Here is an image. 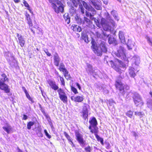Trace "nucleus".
<instances>
[{
	"instance_id": "f257e3e1",
	"label": "nucleus",
	"mask_w": 152,
	"mask_h": 152,
	"mask_svg": "<svg viewBox=\"0 0 152 152\" xmlns=\"http://www.w3.org/2000/svg\"><path fill=\"white\" fill-rule=\"evenodd\" d=\"M93 20H94L97 27L100 28L102 26L104 31H110L113 34L115 33L116 31L114 29L116 27L117 25L109 16L107 17V20L109 21L108 23L104 18L102 19L101 24L99 23V21L97 19L94 18Z\"/></svg>"
},
{
	"instance_id": "f03ea898",
	"label": "nucleus",
	"mask_w": 152,
	"mask_h": 152,
	"mask_svg": "<svg viewBox=\"0 0 152 152\" xmlns=\"http://www.w3.org/2000/svg\"><path fill=\"white\" fill-rule=\"evenodd\" d=\"M91 43L93 51L98 56H101L102 52L105 53L107 51L105 42L104 41H100L96 43L94 39H92Z\"/></svg>"
},
{
	"instance_id": "7ed1b4c3",
	"label": "nucleus",
	"mask_w": 152,
	"mask_h": 152,
	"mask_svg": "<svg viewBox=\"0 0 152 152\" xmlns=\"http://www.w3.org/2000/svg\"><path fill=\"white\" fill-rule=\"evenodd\" d=\"M1 76L0 80V88L4 91L6 93H9L10 92V88L5 83L8 82V79L4 74H3Z\"/></svg>"
},
{
	"instance_id": "20e7f679",
	"label": "nucleus",
	"mask_w": 152,
	"mask_h": 152,
	"mask_svg": "<svg viewBox=\"0 0 152 152\" xmlns=\"http://www.w3.org/2000/svg\"><path fill=\"white\" fill-rule=\"evenodd\" d=\"M77 1L79 4H80L79 5V8L82 14H84L85 12V9L83 7L82 5H83L86 10L92 12L93 14H95V10L92 7L88 5L85 1L81 0H77Z\"/></svg>"
},
{
	"instance_id": "39448f33",
	"label": "nucleus",
	"mask_w": 152,
	"mask_h": 152,
	"mask_svg": "<svg viewBox=\"0 0 152 152\" xmlns=\"http://www.w3.org/2000/svg\"><path fill=\"white\" fill-rule=\"evenodd\" d=\"M133 101L136 106L141 107L144 104V102L140 95L137 93H135L133 96Z\"/></svg>"
},
{
	"instance_id": "423d86ee",
	"label": "nucleus",
	"mask_w": 152,
	"mask_h": 152,
	"mask_svg": "<svg viewBox=\"0 0 152 152\" xmlns=\"http://www.w3.org/2000/svg\"><path fill=\"white\" fill-rule=\"evenodd\" d=\"M90 125L89 127V129L91 130V132H96V130H98V127L96 126L97 123L96 119L94 117L91 120L89 121Z\"/></svg>"
},
{
	"instance_id": "0eeeda50",
	"label": "nucleus",
	"mask_w": 152,
	"mask_h": 152,
	"mask_svg": "<svg viewBox=\"0 0 152 152\" xmlns=\"http://www.w3.org/2000/svg\"><path fill=\"white\" fill-rule=\"evenodd\" d=\"M57 92L58 94L60 100L64 103H66L68 101L67 97L64 90L61 88H59L57 90Z\"/></svg>"
},
{
	"instance_id": "6e6552de",
	"label": "nucleus",
	"mask_w": 152,
	"mask_h": 152,
	"mask_svg": "<svg viewBox=\"0 0 152 152\" xmlns=\"http://www.w3.org/2000/svg\"><path fill=\"white\" fill-rule=\"evenodd\" d=\"M52 5L53 8L56 13H58L60 12H63L64 10L63 5L60 1H59L58 2L57 5L54 3H52Z\"/></svg>"
},
{
	"instance_id": "1a4fd4ad",
	"label": "nucleus",
	"mask_w": 152,
	"mask_h": 152,
	"mask_svg": "<svg viewBox=\"0 0 152 152\" xmlns=\"http://www.w3.org/2000/svg\"><path fill=\"white\" fill-rule=\"evenodd\" d=\"M125 53V50L124 48L121 46H120L118 49L117 53L116 54V55L118 57H120L122 59L125 60L126 56Z\"/></svg>"
},
{
	"instance_id": "9d476101",
	"label": "nucleus",
	"mask_w": 152,
	"mask_h": 152,
	"mask_svg": "<svg viewBox=\"0 0 152 152\" xmlns=\"http://www.w3.org/2000/svg\"><path fill=\"white\" fill-rule=\"evenodd\" d=\"M115 85L116 87L117 88H119L120 91H124V88L126 90L129 89V86H124L121 82V81H116Z\"/></svg>"
},
{
	"instance_id": "9b49d317",
	"label": "nucleus",
	"mask_w": 152,
	"mask_h": 152,
	"mask_svg": "<svg viewBox=\"0 0 152 152\" xmlns=\"http://www.w3.org/2000/svg\"><path fill=\"white\" fill-rule=\"evenodd\" d=\"M77 140L81 145H83L84 144V141L82 137V135L78 132H76L75 133Z\"/></svg>"
},
{
	"instance_id": "f8f14e48",
	"label": "nucleus",
	"mask_w": 152,
	"mask_h": 152,
	"mask_svg": "<svg viewBox=\"0 0 152 152\" xmlns=\"http://www.w3.org/2000/svg\"><path fill=\"white\" fill-rule=\"evenodd\" d=\"M95 8L97 10H100L101 9L100 2L97 0H90Z\"/></svg>"
},
{
	"instance_id": "ddd939ff",
	"label": "nucleus",
	"mask_w": 152,
	"mask_h": 152,
	"mask_svg": "<svg viewBox=\"0 0 152 152\" xmlns=\"http://www.w3.org/2000/svg\"><path fill=\"white\" fill-rule=\"evenodd\" d=\"M81 113L83 118L86 119L87 118L88 115L87 104H85V105L83 107V110Z\"/></svg>"
},
{
	"instance_id": "4468645a",
	"label": "nucleus",
	"mask_w": 152,
	"mask_h": 152,
	"mask_svg": "<svg viewBox=\"0 0 152 152\" xmlns=\"http://www.w3.org/2000/svg\"><path fill=\"white\" fill-rule=\"evenodd\" d=\"M53 60L54 65L56 66H58L59 65L60 59L57 53H56L54 55Z\"/></svg>"
},
{
	"instance_id": "2eb2a0df",
	"label": "nucleus",
	"mask_w": 152,
	"mask_h": 152,
	"mask_svg": "<svg viewBox=\"0 0 152 152\" xmlns=\"http://www.w3.org/2000/svg\"><path fill=\"white\" fill-rule=\"evenodd\" d=\"M48 83L51 88L55 91L58 90L59 88L58 86L56 84V82L54 81L50 80L48 81Z\"/></svg>"
},
{
	"instance_id": "dca6fc26",
	"label": "nucleus",
	"mask_w": 152,
	"mask_h": 152,
	"mask_svg": "<svg viewBox=\"0 0 152 152\" xmlns=\"http://www.w3.org/2000/svg\"><path fill=\"white\" fill-rule=\"evenodd\" d=\"M17 36L18 38L19 43L21 47H23L25 44V40L23 36L17 33Z\"/></svg>"
},
{
	"instance_id": "f3484780",
	"label": "nucleus",
	"mask_w": 152,
	"mask_h": 152,
	"mask_svg": "<svg viewBox=\"0 0 152 152\" xmlns=\"http://www.w3.org/2000/svg\"><path fill=\"white\" fill-rule=\"evenodd\" d=\"M71 100L75 102H81L84 99L83 96H72L71 97Z\"/></svg>"
},
{
	"instance_id": "a211bd4d",
	"label": "nucleus",
	"mask_w": 152,
	"mask_h": 152,
	"mask_svg": "<svg viewBox=\"0 0 152 152\" xmlns=\"http://www.w3.org/2000/svg\"><path fill=\"white\" fill-rule=\"evenodd\" d=\"M3 129L7 133L9 134L11 132L12 130V127L9 125H7V126L3 127Z\"/></svg>"
},
{
	"instance_id": "6ab92c4d",
	"label": "nucleus",
	"mask_w": 152,
	"mask_h": 152,
	"mask_svg": "<svg viewBox=\"0 0 152 152\" xmlns=\"http://www.w3.org/2000/svg\"><path fill=\"white\" fill-rule=\"evenodd\" d=\"M81 38L82 39L84 40L86 42L88 43L89 42V41L88 40V35L85 33L82 32V33Z\"/></svg>"
},
{
	"instance_id": "aec40b11",
	"label": "nucleus",
	"mask_w": 152,
	"mask_h": 152,
	"mask_svg": "<svg viewBox=\"0 0 152 152\" xmlns=\"http://www.w3.org/2000/svg\"><path fill=\"white\" fill-rule=\"evenodd\" d=\"M119 37L121 42L123 43H124L125 42V37L123 32L122 31H119Z\"/></svg>"
},
{
	"instance_id": "412c9836",
	"label": "nucleus",
	"mask_w": 152,
	"mask_h": 152,
	"mask_svg": "<svg viewBox=\"0 0 152 152\" xmlns=\"http://www.w3.org/2000/svg\"><path fill=\"white\" fill-rule=\"evenodd\" d=\"M87 66V68L86 69L87 72L88 73H89L91 75L93 74L94 71L92 69V66L90 64H88Z\"/></svg>"
},
{
	"instance_id": "4be33fe9",
	"label": "nucleus",
	"mask_w": 152,
	"mask_h": 152,
	"mask_svg": "<svg viewBox=\"0 0 152 152\" xmlns=\"http://www.w3.org/2000/svg\"><path fill=\"white\" fill-rule=\"evenodd\" d=\"M26 17L27 20L28 21V23L30 27H32L33 25L29 15L27 13H26Z\"/></svg>"
},
{
	"instance_id": "5701e85b",
	"label": "nucleus",
	"mask_w": 152,
	"mask_h": 152,
	"mask_svg": "<svg viewBox=\"0 0 152 152\" xmlns=\"http://www.w3.org/2000/svg\"><path fill=\"white\" fill-rule=\"evenodd\" d=\"M64 18L66 22L68 24L70 22V18L68 13H65L64 15Z\"/></svg>"
},
{
	"instance_id": "b1692460",
	"label": "nucleus",
	"mask_w": 152,
	"mask_h": 152,
	"mask_svg": "<svg viewBox=\"0 0 152 152\" xmlns=\"http://www.w3.org/2000/svg\"><path fill=\"white\" fill-rule=\"evenodd\" d=\"M134 69L133 68H130L129 69V73L130 77H134L136 75L134 71Z\"/></svg>"
},
{
	"instance_id": "393cba45",
	"label": "nucleus",
	"mask_w": 152,
	"mask_h": 152,
	"mask_svg": "<svg viewBox=\"0 0 152 152\" xmlns=\"http://www.w3.org/2000/svg\"><path fill=\"white\" fill-rule=\"evenodd\" d=\"M98 132V130H96V132H91L92 133H94V135L96 138V139L99 140L102 144H103V140L102 138H101L97 134Z\"/></svg>"
},
{
	"instance_id": "a878e982",
	"label": "nucleus",
	"mask_w": 152,
	"mask_h": 152,
	"mask_svg": "<svg viewBox=\"0 0 152 152\" xmlns=\"http://www.w3.org/2000/svg\"><path fill=\"white\" fill-rule=\"evenodd\" d=\"M132 59L134 60L136 65H138L139 64L140 60L138 56H135L133 57Z\"/></svg>"
},
{
	"instance_id": "bb28decb",
	"label": "nucleus",
	"mask_w": 152,
	"mask_h": 152,
	"mask_svg": "<svg viewBox=\"0 0 152 152\" xmlns=\"http://www.w3.org/2000/svg\"><path fill=\"white\" fill-rule=\"evenodd\" d=\"M110 63L111 64L112 67L115 69V70L118 72H120V69L115 65L114 63L112 61H111Z\"/></svg>"
},
{
	"instance_id": "cd10ccee",
	"label": "nucleus",
	"mask_w": 152,
	"mask_h": 152,
	"mask_svg": "<svg viewBox=\"0 0 152 152\" xmlns=\"http://www.w3.org/2000/svg\"><path fill=\"white\" fill-rule=\"evenodd\" d=\"M59 69L61 71H62L64 72L67 70L65 68L64 65L62 63L60 64Z\"/></svg>"
},
{
	"instance_id": "c85d7f7f",
	"label": "nucleus",
	"mask_w": 152,
	"mask_h": 152,
	"mask_svg": "<svg viewBox=\"0 0 152 152\" xmlns=\"http://www.w3.org/2000/svg\"><path fill=\"white\" fill-rule=\"evenodd\" d=\"M108 42L110 44H114L116 43V41L115 39L113 37H109L108 39Z\"/></svg>"
},
{
	"instance_id": "c756f323",
	"label": "nucleus",
	"mask_w": 152,
	"mask_h": 152,
	"mask_svg": "<svg viewBox=\"0 0 152 152\" xmlns=\"http://www.w3.org/2000/svg\"><path fill=\"white\" fill-rule=\"evenodd\" d=\"M134 114L135 115L139 116L140 118L143 117L144 115V113L143 112L136 111L134 112Z\"/></svg>"
},
{
	"instance_id": "7c9ffc66",
	"label": "nucleus",
	"mask_w": 152,
	"mask_h": 152,
	"mask_svg": "<svg viewBox=\"0 0 152 152\" xmlns=\"http://www.w3.org/2000/svg\"><path fill=\"white\" fill-rule=\"evenodd\" d=\"M111 14L114 17L115 20L117 21L119 20V18L117 16V13L116 11L113 10L111 12Z\"/></svg>"
},
{
	"instance_id": "2f4dec72",
	"label": "nucleus",
	"mask_w": 152,
	"mask_h": 152,
	"mask_svg": "<svg viewBox=\"0 0 152 152\" xmlns=\"http://www.w3.org/2000/svg\"><path fill=\"white\" fill-rule=\"evenodd\" d=\"M75 19L78 23L81 24L82 23L83 21L82 19L78 16H76L75 17Z\"/></svg>"
},
{
	"instance_id": "473e14b6",
	"label": "nucleus",
	"mask_w": 152,
	"mask_h": 152,
	"mask_svg": "<svg viewBox=\"0 0 152 152\" xmlns=\"http://www.w3.org/2000/svg\"><path fill=\"white\" fill-rule=\"evenodd\" d=\"M69 72L67 70L64 72V75L65 78L67 79H70V75L69 74Z\"/></svg>"
},
{
	"instance_id": "72a5a7b5",
	"label": "nucleus",
	"mask_w": 152,
	"mask_h": 152,
	"mask_svg": "<svg viewBox=\"0 0 152 152\" xmlns=\"http://www.w3.org/2000/svg\"><path fill=\"white\" fill-rule=\"evenodd\" d=\"M34 124V122L32 121H30L27 124V128L28 129H31V126H33Z\"/></svg>"
},
{
	"instance_id": "f704fd0d",
	"label": "nucleus",
	"mask_w": 152,
	"mask_h": 152,
	"mask_svg": "<svg viewBox=\"0 0 152 152\" xmlns=\"http://www.w3.org/2000/svg\"><path fill=\"white\" fill-rule=\"evenodd\" d=\"M133 112L132 111L129 110L126 113V115L129 118H132L133 114Z\"/></svg>"
},
{
	"instance_id": "c9c22d12",
	"label": "nucleus",
	"mask_w": 152,
	"mask_h": 152,
	"mask_svg": "<svg viewBox=\"0 0 152 152\" xmlns=\"http://www.w3.org/2000/svg\"><path fill=\"white\" fill-rule=\"evenodd\" d=\"M23 4L25 6L27 7V9L31 13V11L30 9L29 4L27 3L26 1L24 0L23 2Z\"/></svg>"
},
{
	"instance_id": "e433bc0d",
	"label": "nucleus",
	"mask_w": 152,
	"mask_h": 152,
	"mask_svg": "<svg viewBox=\"0 0 152 152\" xmlns=\"http://www.w3.org/2000/svg\"><path fill=\"white\" fill-rule=\"evenodd\" d=\"M70 12L72 15H73L75 13L76 10L74 7H72L70 9Z\"/></svg>"
},
{
	"instance_id": "4c0bfd02",
	"label": "nucleus",
	"mask_w": 152,
	"mask_h": 152,
	"mask_svg": "<svg viewBox=\"0 0 152 152\" xmlns=\"http://www.w3.org/2000/svg\"><path fill=\"white\" fill-rule=\"evenodd\" d=\"M58 76L60 77V80L61 82V84L63 85V86H64L65 85V83L64 78L63 77H61L60 75H58Z\"/></svg>"
},
{
	"instance_id": "58836bf2",
	"label": "nucleus",
	"mask_w": 152,
	"mask_h": 152,
	"mask_svg": "<svg viewBox=\"0 0 152 152\" xmlns=\"http://www.w3.org/2000/svg\"><path fill=\"white\" fill-rule=\"evenodd\" d=\"M26 95L27 98L30 101H31L32 102H33V101H32V99L30 97V95H29L28 93L27 92V93H25Z\"/></svg>"
},
{
	"instance_id": "ea45409f",
	"label": "nucleus",
	"mask_w": 152,
	"mask_h": 152,
	"mask_svg": "<svg viewBox=\"0 0 152 152\" xmlns=\"http://www.w3.org/2000/svg\"><path fill=\"white\" fill-rule=\"evenodd\" d=\"M85 150L86 152H90L91 150V148L90 146H88L85 148Z\"/></svg>"
},
{
	"instance_id": "a19ab883",
	"label": "nucleus",
	"mask_w": 152,
	"mask_h": 152,
	"mask_svg": "<svg viewBox=\"0 0 152 152\" xmlns=\"http://www.w3.org/2000/svg\"><path fill=\"white\" fill-rule=\"evenodd\" d=\"M146 38L147 40L148 43L150 45L152 46V41L150 39L149 37L148 36L146 37Z\"/></svg>"
},
{
	"instance_id": "79ce46f5",
	"label": "nucleus",
	"mask_w": 152,
	"mask_h": 152,
	"mask_svg": "<svg viewBox=\"0 0 152 152\" xmlns=\"http://www.w3.org/2000/svg\"><path fill=\"white\" fill-rule=\"evenodd\" d=\"M44 132L46 136L49 139H50L51 137V136L48 133L46 130L45 129L44 130Z\"/></svg>"
},
{
	"instance_id": "37998d69",
	"label": "nucleus",
	"mask_w": 152,
	"mask_h": 152,
	"mask_svg": "<svg viewBox=\"0 0 152 152\" xmlns=\"http://www.w3.org/2000/svg\"><path fill=\"white\" fill-rule=\"evenodd\" d=\"M71 88L72 91L75 93V94H76L78 93V92L77 89L74 87L72 86L71 87Z\"/></svg>"
},
{
	"instance_id": "c03bdc74",
	"label": "nucleus",
	"mask_w": 152,
	"mask_h": 152,
	"mask_svg": "<svg viewBox=\"0 0 152 152\" xmlns=\"http://www.w3.org/2000/svg\"><path fill=\"white\" fill-rule=\"evenodd\" d=\"M147 104L148 107L150 108L151 110H152V102L151 103L148 102Z\"/></svg>"
},
{
	"instance_id": "a18cd8bd",
	"label": "nucleus",
	"mask_w": 152,
	"mask_h": 152,
	"mask_svg": "<svg viewBox=\"0 0 152 152\" xmlns=\"http://www.w3.org/2000/svg\"><path fill=\"white\" fill-rule=\"evenodd\" d=\"M64 136L67 139V140L70 138V137L66 132H64Z\"/></svg>"
},
{
	"instance_id": "49530a36",
	"label": "nucleus",
	"mask_w": 152,
	"mask_h": 152,
	"mask_svg": "<svg viewBox=\"0 0 152 152\" xmlns=\"http://www.w3.org/2000/svg\"><path fill=\"white\" fill-rule=\"evenodd\" d=\"M44 52L48 56H51V54L49 52L48 50H44Z\"/></svg>"
},
{
	"instance_id": "de8ad7c7",
	"label": "nucleus",
	"mask_w": 152,
	"mask_h": 152,
	"mask_svg": "<svg viewBox=\"0 0 152 152\" xmlns=\"http://www.w3.org/2000/svg\"><path fill=\"white\" fill-rule=\"evenodd\" d=\"M77 27H78V26L74 25L73 28V31H77Z\"/></svg>"
},
{
	"instance_id": "09e8293b",
	"label": "nucleus",
	"mask_w": 152,
	"mask_h": 152,
	"mask_svg": "<svg viewBox=\"0 0 152 152\" xmlns=\"http://www.w3.org/2000/svg\"><path fill=\"white\" fill-rule=\"evenodd\" d=\"M86 15L88 17L92 16V15L91 13L87 11H86Z\"/></svg>"
},
{
	"instance_id": "8fccbe9b",
	"label": "nucleus",
	"mask_w": 152,
	"mask_h": 152,
	"mask_svg": "<svg viewBox=\"0 0 152 152\" xmlns=\"http://www.w3.org/2000/svg\"><path fill=\"white\" fill-rule=\"evenodd\" d=\"M133 46H134V45H131L130 46H129V45H127L128 48L129 50L132 49V48Z\"/></svg>"
},
{
	"instance_id": "3c124183",
	"label": "nucleus",
	"mask_w": 152,
	"mask_h": 152,
	"mask_svg": "<svg viewBox=\"0 0 152 152\" xmlns=\"http://www.w3.org/2000/svg\"><path fill=\"white\" fill-rule=\"evenodd\" d=\"M84 20L85 21H86L88 23H89L90 21L89 19L85 17H84Z\"/></svg>"
},
{
	"instance_id": "603ef678",
	"label": "nucleus",
	"mask_w": 152,
	"mask_h": 152,
	"mask_svg": "<svg viewBox=\"0 0 152 152\" xmlns=\"http://www.w3.org/2000/svg\"><path fill=\"white\" fill-rule=\"evenodd\" d=\"M74 5L75 7H77V3L76 1H73Z\"/></svg>"
},
{
	"instance_id": "864d4df0",
	"label": "nucleus",
	"mask_w": 152,
	"mask_h": 152,
	"mask_svg": "<svg viewBox=\"0 0 152 152\" xmlns=\"http://www.w3.org/2000/svg\"><path fill=\"white\" fill-rule=\"evenodd\" d=\"M81 31V28L80 27L78 26V27H77V31H78V32H80Z\"/></svg>"
},
{
	"instance_id": "5fc2aeb1",
	"label": "nucleus",
	"mask_w": 152,
	"mask_h": 152,
	"mask_svg": "<svg viewBox=\"0 0 152 152\" xmlns=\"http://www.w3.org/2000/svg\"><path fill=\"white\" fill-rule=\"evenodd\" d=\"M27 118H28V117L26 115H23V119H24V120H26L27 119Z\"/></svg>"
},
{
	"instance_id": "6e6d98bb",
	"label": "nucleus",
	"mask_w": 152,
	"mask_h": 152,
	"mask_svg": "<svg viewBox=\"0 0 152 152\" xmlns=\"http://www.w3.org/2000/svg\"><path fill=\"white\" fill-rule=\"evenodd\" d=\"M22 89L24 91L25 94L28 92L25 87H22Z\"/></svg>"
},
{
	"instance_id": "4d7b16f0",
	"label": "nucleus",
	"mask_w": 152,
	"mask_h": 152,
	"mask_svg": "<svg viewBox=\"0 0 152 152\" xmlns=\"http://www.w3.org/2000/svg\"><path fill=\"white\" fill-rule=\"evenodd\" d=\"M76 85L77 86L78 88L80 90L81 89V87L80 86V84L78 83H76Z\"/></svg>"
},
{
	"instance_id": "13d9d810",
	"label": "nucleus",
	"mask_w": 152,
	"mask_h": 152,
	"mask_svg": "<svg viewBox=\"0 0 152 152\" xmlns=\"http://www.w3.org/2000/svg\"><path fill=\"white\" fill-rule=\"evenodd\" d=\"M103 1V2L104 4H107L108 1L107 0H102Z\"/></svg>"
},
{
	"instance_id": "bf43d9fd",
	"label": "nucleus",
	"mask_w": 152,
	"mask_h": 152,
	"mask_svg": "<svg viewBox=\"0 0 152 152\" xmlns=\"http://www.w3.org/2000/svg\"><path fill=\"white\" fill-rule=\"evenodd\" d=\"M38 135L39 136L42 137V134L41 132H39L38 133Z\"/></svg>"
},
{
	"instance_id": "052dcab7",
	"label": "nucleus",
	"mask_w": 152,
	"mask_h": 152,
	"mask_svg": "<svg viewBox=\"0 0 152 152\" xmlns=\"http://www.w3.org/2000/svg\"><path fill=\"white\" fill-rule=\"evenodd\" d=\"M133 134L134 135V136L135 137H136L137 136V134L135 132H133Z\"/></svg>"
},
{
	"instance_id": "680f3d73",
	"label": "nucleus",
	"mask_w": 152,
	"mask_h": 152,
	"mask_svg": "<svg viewBox=\"0 0 152 152\" xmlns=\"http://www.w3.org/2000/svg\"><path fill=\"white\" fill-rule=\"evenodd\" d=\"M103 34H104V35L105 36H106L107 37H109V35H107L105 33H103Z\"/></svg>"
},
{
	"instance_id": "e2e57ef3",
	"label": "nucleus",
	"mask_w": 152,
	"mask_h": 152,
	"mask_svg": "<svg viewBox=\"0 0 152 152\" xmlns=\"http://www.w3.org/2000/svg\"><path fill=\"white\" fill-rule=\"evenodd\" d=\"M14 1L15 3H18L20 1L19 0H14Z\"/></svg>"
},
{
	"instance_id": "0e129e2a",
	"label": "nucleus",
	"mask_w": 152,
	"mask_h": 152,
	"mask_svg": "<svg viewBox=\"0 0 152 152\" xmlns=\"http://www.w3.org/2000/svg\"><path fill=\"white\" fill-rule=\"evenodd\" d=\"M68 140L69 142H72V140H71V139L70 138L68 139Z\"/></svg>"
},
{
	"instance_id": "69168bd1",
	"label": "nucleus",
	"mask_w": 152,
	"mask_h": 152,
	"mask_svg": "<svg viewBox=\"0 0 152 152\" xmlns=\"http://www.w3.org/2000/svg\"><path fill=\"white\" fill-rule=\"evenodd\" d=\"M71 143H70V144L72 146H74V144H73V142H71Z\"/></svg>"
},
{
	"instance_id": "338daca9",
	"label": "nucleus",
	"mask_w": 152,
	"mask_h": 152,
	"mask_svg": "<svg viewBox=\"0 0 152 152\" xmlns=\"http://www.w3.org/2000/svg\"><path fill=\"white\" fill-rule=\"evenodd\" d=\"M18 152H22V151L20 149H18Z\"/></svg>"
},
{
	"instance_id": "774afa93",
	"label": "nucleus",
	"mask_w": 152,
	"mask_h": 152,
	"mask_svg": "<svg viewBox=\"0 0 152 152\" xmlns=\"http://www.w3.org/2000/svg\"><path fill=\"white\" fill-rule=\"evenodd\" d=\"M150 94L151 95V97L152 98V92H150Z\"/></svg>"
}]
</instances>
